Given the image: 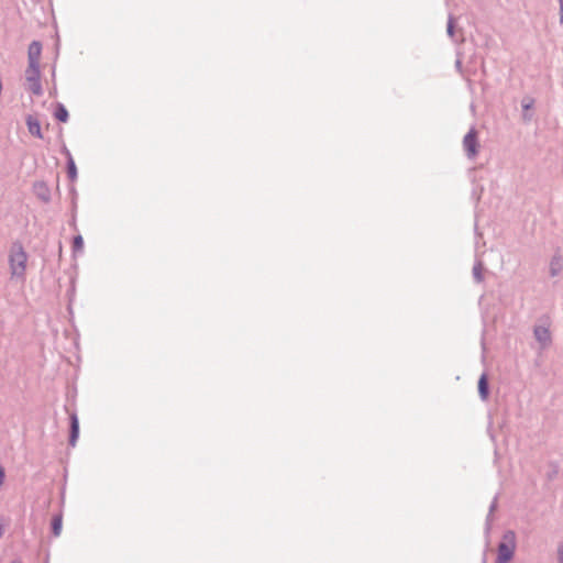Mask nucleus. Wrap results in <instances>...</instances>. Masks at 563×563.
I'll list each match as a JSON object with an SVG mask.
<instances>
[{
	"label": "nucleus",
	"mask_w": 563,
	"mask_h": 563,
	"mask_svg": "<svg viewBox=\"0 0 563 563\" xmlns=\"http://www.w3.org/2000/svg\"><path fill=\"white\" fill-rule=\"evenodd\" d=\"M559 3H560V10L563 11V1H561Z\"/></svg>",
	"instance_id": "b1692460"
},
{
	"label": "nucleus",
	"mask_w": 563,
	"mask_h": 563,
	"mask_svg": "<svg viewBox=\"0 0 563 563\" xmlns=\"http://www.w3.org/2000/svg\"><path fill=\"white\" fill-rule=\"evenodd\" d=\"M33 192L34 195L44 203H48L51 201V189L48 185L43 180H37L33 184Z\"/></svg>",
	"instance_id": "423d86ee"
},
{
	"label": "nucleus",
	"mask_w": 563,
	"mask_h": 563,
	"mask_svg": "<svg viewBox=\"0 0 563 563\" xmlns=\"http://www.w3.org/2000/svg\"><path fill=\"white\" fill-rule=\"evenodd\" d=\"M29 255L21 242H13L9 253V266L12 278H25Z\"/></svg>",
	"instance_id": "f257e3e1"
},
{
	"label": "nucleus",
	"mask_w": 563,
	"mask_h": 563,
	"mask_svg": "<svg viewBox=\"0 0 563 563\" xmlns=\"http://www.w3.org/2000/svg\"><path fill=\"white\" fill-rule=\"evenodd\" d=\"M478 394L483 400L488 397V382L486 374H483L478 380Z\"/></svg>",
	"instance_id": "f8f14e48"
},
{
	"label": "nucleus",
	"mask_w": 563,
	"mask_h": 563,
	"mask_svg": "<svg viewBox=\"0 0 563 563\" xmlns=\"http://www.w3.org/2000/svg\"><path fill=\"white\" fill-rule=\"evenodd\" d=\"M26 126H27L30 134H32L33 136H35L37 139H43L41 123L36 117L29 114L26 117Z\"/></svg>",
	"instance_id": "9d476101"
},
{
	"label": "nucleus",
	"mask_w": 563,
	"mask_h": 563,
	"mask_svg": "<svg viewBox=\"0 0 563 563\" xmlns=\"http://www.w3.org/2000/svg\"><path fill=\"white\" fill-rule=\"evenodd\" d=\"M54 117L56 120L60 122H67L68 111L62 103H57L56 109L54 111Z\"/></svg>",
	"instance_id": "2eb2a0df"
},
{
	"label": "nucleus",
	"mask_w": 563,
	"mask_h": 563,
	"mask_svg": "<svg viewBox=\"0 0 563 563\" xmlns=\"http://www.w3.org/2000/svg\"><path fill=\"white\" fill-rule=\"evenodd\" d=\"M478 141L476 131L472 128L463 139V147L465 150L466 156L471 159L475 158L478 154Z\"/></svg>",
	"instance_id": "39448f33"
},
{
	"label": "nucleus",
	"mask_w": 563,
	"mask_h": 563,
	"mask_svg": "<svg viewBox=\"0 0 563 563\" xmlns=\"http://www.w3.org/2000/svg\"><path fill=\"white\" fill-rule=\"evenodd\" d=\"M84 249V239L81 235H76L74 236V240H73V252L74 253H77V252H81Z\"/></svg>",
	"instance_id": "f3484780"
},
{
	"label": "nucleus",
	"mask_w": 563,
	"mask_h": 563,
	"mask_svg": "<svg viewBox=\"0 0 563 563\" xmlns=\"http://www.w3.org/2000/svg\"><path fill=\"white\" fill-rule=\"evenodd\" d=\"M532 106H533V100L532 99H529V100L522 102V109L523 110H529V109L532 108Z\"/></svg>",
	"instance_id": "aec40b11"
},
{
	"label": "nucleus",
	"mask_w": 563,
	"mask_h": 563,
	"mask_svg": "<svg viewBox=\"0 0 563 563\" xmlns=\"http://www.w3.org/2000/svg\"><path fill=\"white\" fill-rule=\"evenodd\" d=\"M551 322L549 318L541 320L533 327V336L539 344L540 351H545L552 345Z\"/></svg>",
	"instance_id": "7ed1b4c3"
},
{
	"label": "nucleus",
	"mask_w": 563,
	"mask_h": 563,
	"mask_svg": "<svg viewBox=\"0 0 563 563\" xmlns=\"http://www.w3.org/2000/svg\"><path fill=\"white\" fill-rule=\"evenodd\" d=\"M63 517L62 515H55L52 519V532L55 537H58L62 531Z\"/></svg>",
	"instance_id": "dca6fc26"
},
{
	"label": "nucleus",
	"mask_w": 563,
	"mask_h": 563,
	"mask_svg": "<svg viewBox=\"0 0 563 563\" xmlns=\"http://www.w3.org/2000/svg\"><path fill=\"white\" fill-rule=\"evenodd\" d=\"M496 506H497V497L494 498V500H493V503H492V505L489 507V512L490 514L495 510Z\"/></svg>",
	"instance_id": "412c9836"
},
{
	"label": "nucleus",
	"mask_w": 563,
	"mask_h": 563,
	"mask_svg": "<svg viewBox=\"0 0 563 563\" xmlns=\"http://www.w3.org/2000/svg\"><path fill=\"white\" fill-rule=\"evenodd\" d=\"M483 269V262L477 258L473 266V277L476 283H482L484 280Z\"/></svg>",
	"instance_id": "ddd939ff"
},
{
	"label": "nucleus",
	"mask_w": 563,
	"mask_h": 563,
	"mask_svg": "<svg viewBox=\"0 0 563 563\" xmlns=\"http://www.w3.org/2000/svg\"><path fill=\"white\" fill-rule=\"evenodd\" d=\"M65 153L67 155V174H68V178L71 181H74L77 178V168H76V165H75V161H74L70 152L67 148H65Z\"/></svg>",
	"instance_id": "9b49d317"
},
{
	"label": "nucleus",
	"mask_w": 563,
	"mask_h": 563,
	"mask_svg": "<svg viewBox=\"0 0 563 563\" xmlns=\"http://www.w3.org/2000/svg\"><path fill=\"white\" fill-rule=\"evenodd\" d=\"M562 269H563V256L561 254V250L558 249L550 260L549 275L551 277H556L561 274Z\"/></svg>",
	"instance_id": "0eeeda50"
},
{
	"label": "nucleus",
	"mask_w": 563,
	"mask_h": 563,
	"mask_svg": "<svg viewBox=\"0 0 563 563\" xmlns=\"http://www.w3.org/2000/svg\"><path fill=\"white\" fill-rule=\"evenodd\" d=\"M558 561L563 563V541L558 547Z\"/></svg>",
	"instance_id": "6ab92c4d"
},
{
	"label": "nucleus",
	"mask_w": 563,
	"mask_h": 563,
	"mask_svg": "<svg viewBox=\"0 0 563 563\" xmlns=\"http://www.w3.org/2000/svg\"><path fill=\"white\" fill-rule=\"evenodd\" d=\"M516 550V534L514 531L508 530L503 534V540L498 544V553L496 563H508Z\"/></svg>",
	"instance_id": "f03ea898"
},
{
	"label": "nucleus",
	"mask_w": 563,
	"mask_h": 563,
	"mask_svg": "<svg viewBox=\"0 0 563 563\" xmlns=\"http://www.w3.org/2000/svg\"><path fill=\"white\" fill-rule=\"evenodd\" d=\"M4 479V471L2 467H0V485L3 483Z\"/></svg>",
	"instance_id": "4be33fe9"
},
{
	"label": "nucleus",
	"mask_w": 563,
	"mask_h": 563,
	"mask_svg": "<svg viewBox=\"0 0 563 563\" xmlns=\"http://www.w3.org/2000/svg\"><path fill=\"white\" fill-rule=\"evenodd\" d=\"M456 67H461V60L460 59L456 60Z\"/></svg>",
	"instance_id": "393cba45"
},
{
	"label": "nucleus",
	"mask_w": 563,
	"mask_h": 563,
	"mask_svg": "<svg viewBox=\"0 0 563 563\" xmlns=\"http://www.w3.org/2000/svg\"><path fill=\"white\" fill-rule=\"evenodd\" d=\"M455 24H456V19L452 13H450L449 18H448L446 33L452 41L457 42V40L455 38V32H456Z\"/></svg>",
	"instance_id": "4468645a"
},
{
	"label": "nucleus",
	"mask_w": 563,
	"mask_h": 563,
	"mask_svg": "<svg viewBox=\"0 0 563 563\" xmlns=\"http://www.w3.org/2000/svg\"><path fill=\"white\" fill-rule=\"evenodd\" d=\"M11 563H23L20 559H14Z\"/></svg>",
	"instance_id": "5701e85b"
},
{
	"label": "nucleus",
	"mask_w": 563,
	"mask_h": 563,
	"mask_svg": "<svg viewBox=\"0 0 563 563\" xmlns=\"http://www.w3.org/2000/svg\"><path fill=\"white\" fill-rule=\"evenodd\" d=\"M25 79L27 82V89L34 96H41L43 93L40 66L29 65L25 70Z\"/></svg>",
	"instance_id": "20e7f679"
},
{
	"label": "nucleus",
	"mask_w": 563,
	"mask_h": 563,
	"mask_svg": "<svg viewBox=\"0 0 563 563\" xmlns=\"http://www.w3.org/2000/svg\"><path fill=\"white\" fill-rule=\"evenodd\" d=\"M550 466H551L552 470L548 474V478L549 479H553L558 475V473H559V464L556 462H551Z\"/></svg>",
	"instance_id": "a211bd4d"
},
{
	"label": "nucleus",
	"mask_w": 563,
	"mask_h": 563,
	"mask_svg": "<svg viewBox=\"0 0 563 563\" xmlns=\"http://www.w3.org/2000/svg\"><path fill=\"white\" fill-rule=\"evenodd\" d=\"M70 420V433H69V445L75 446L79 437V421L76 412H71L69 416Z\"/></svg>",
	"instance_id": "1a4fd4ad"
},
{
	"label": "nucleus",
	"mask_w": 563,
	"mask_h": 563,
	"mask_svg": "<svg viewBox=\"0 0 563 563\" xmlns=\"http://www.w3.org/2000/svg\"><path fill=\"white\" fill-rule=\"evenodd\" d=\"M42 52V44L38 41H33L29 45L27 57L29 65L40 66V56Z\"/></svg>",
	"instance_id": "6e6552de"
}]
</instances>
